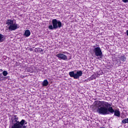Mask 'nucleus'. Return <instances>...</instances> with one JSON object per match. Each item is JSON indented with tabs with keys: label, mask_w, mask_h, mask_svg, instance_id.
I'll use <instances>...</instances> for the list:
<instances>
[{
	"label": "nucleus",
	"mask_w": 128,
	"mask_h": 128,
	"mask_svg": "<svg viewBox=\"0 0 128 128\" xmlns=\"http://www.w3.org/2000/svg\"><path fill=\"white\" fill-rule=\"evenodd\" d=\"M12 126L10 128H26L25 126L28 122L22 119L20 122L18 120V117L16 115H14L11 118Z\"/></svg>",
	"instance_id": "f03ea898"
},
{
	"label": "nucleus",
	"mask_w": 128,
	"mask_h": 128,
	"mask_svg": "<svg viewBox=\"0 0 128 128\" xmlns=\"http://www.w3.org/2000/svg\"><path fill=\"white\" fill-rule=\"evenodd\" d=\"M18 28H20V25H18V24H16V23H13L8 27V30H10V32H12V30H18Z\"/></svg>",
	"instance_id": "423d86ee"
},
{
	"label": "nucleus",
	"mask_w": 128,
	"mask_h": 128,
	"mask_svg": "<svg viewBox=\"0 0 128 128\" xmlns=\"http://www.w3.org/2000/svg\"><path fill=\"white\" fill-rule=\"evenodd\" d=\"M62 26V22L54 18L52 20V24L49 25L48 28L50 30H57V28H60Z\"/></svg>",
	"instance_id": "7ed1b4c3"
},
{
	"label": "nucleus",
	"mask_w": 128,
	"mask_h": 128,
	"mask_svg": "<svg viewBox=\"0 0 128 128\" xmlns=\"http://www.w3.org/2000/svg\"><path fill=\"white\" fill-rule=\"evenodd\" d=\"M4 40H6L4 36L0 34V42H4Z\"/></svg>",
	"instance_id": "f8f14e48"
},
{
	"label": "nucleus",
	"mask_w": 128,
	"mask_h": 128,
	"mask_svg": "<svg viewBox=\"0 0 128 128\" xmlns=\"http://www.w3.org/2000/svg\"><path fill=\"white\" fill-rule=\"evenodd\" d=\"M100 128H105L104 127H100Z\"/></svg>",
	"instance_id": "aec40b11"
},
{
	"label": "nucleus",
	"mask_w": 128,
	"mask_h": 128,
	"mask_svg": "<svg viewBox=\"0 0 128 128\" xmlns=\"http://www.w3.org/2000/svg\"><path fill=\"white\" fill-rule=\"evenodd\" d=\"M56 56L59 58V60H68V56L64 54H58L56 55Z\"/></svg>",
	"instance_id": "0eeeda50"
},
{
	"label": "nucleus",
	"mask_w": 128,
	"mask_h": 128,
	"mask_svg": "<svg viewBox=\"0 0 128 128\" xmlns=\"http://www.w3.org/2000/svg\"><path fill=\"white\" fill-rule=\"evenodd\" d=\"M96 108H97L96 112L100 114H114L116 116H120V110H114L112 104L104 101L97 100L94 102Z\"/></svg>",
	"instance_id": "f257e3e1"
},
{
	"label": "nucleus",
	"mask_w": 128,
	"mask_h": 128,
	"mask_svg": "<svg viewBox=\"0 0 128 128\" xmlns=\"http://www.w3.org/2000/svg\"><path fill=\"white\" fill-rule=\"evenodd\" d=\"M122 123L124 124H128V118L122 120Z\"/></svg>",
	"instance_id": "ddd939ff"
},
{
	"label": "nucleus",
	"mask_w": 128,
	"mask_h": 128,
	"mask_svg": "<svg viewBox=\"0 0 128 128\" xmlns=\"http://www.w3.org/2000/svg\"><path fill=\"white\" fill-rule=\"evenodd\" d=\"M0 72H3L2 70V69H0Z\"/></svg>",
	"instance_id": "a211bd4d"
},
{
	"label": "nucleus",
	"mask_w": 128,
	"mask_h": 128,
	"mask_svg": "<svg viewBox=\"0 0 128 128\" xmlns=\"http://www.w3.org/2000/svg\"><path fill=\"white\" fill-rule=\"evenodd\" d=\"M94 48L92 49V52L94 53V56H96L97 60H100L102 58V49L100 46L94 47Z\"/></svg>",
	"instance_id": "20e7f679"
},
{
	"label": "nucleus",
	"mask_w": 128,
	"mask_h": 128,
	"mask_svg": "<svg viewBox=\"0 0 128 128\" xmlns=\"http://www.w3.org/2000/svg\"><path fill=\"white\" fill-rule=\"evenodd\" d=\"M2 78H4V76H2V74L1 73L0 74V80H2Z\"/></svg>",
	"instance_id": "2eb2a0df"
},
{
	"label": "nucleus",
	"mask_w": 128,
	"mask_h": 128,
	"mask_svg": "<svg viewBox=\"0 0 128 128\" xmlns=\"http://www.w3.org/2000/svg\"><path fill=\"white\" fill-rule=\"evenodd\" d=\"M122 2H123L126 3V2H128V0H122Z\"/></svg>",
	"instance_id": "dca6fc26"
},
{
	"label": "nucleus",
	"mask_w": 128,
	"mask_h": 128,
	"mask_svg": "<svg viewBox=\"0 0 128 128\" xmlns=\"http://www.w3.org/2000/svg\"><path fill=\"white\" fill-rule=\"evenodd\" d=\"M24 36L26 38H28L30 36V31L29 30H26L24 33Z\"/></svg>",
	"instance_id": "1a4fd4ad"
},
{
	"label": "nucleus",
	"mask_w": 128,
	"mask_h": 128,
	"mask_svg": "<svg viewBox=\"0 0 128 128\" xmlns=\"http://www.w3.org/2000/svg\"><path fill=\"white\" fill-rule=\"evenodd\" d=\"M118 58H119L120 62H124L126 60V58L124 55L122 54V55L118 56Z\"/></svg>",
	"instance_id": "6e6552de"
},
{
	"label": "nucleus",
	"mask_w": 128,
	"mask_h": 128,
	"mask_svg": "<svg viewBox=\"0 0 128 128\" xmlns=\"http://www.w3.org/2000/svg\"><path fill=\"white\" fill-rule=\"evenodd\" d=\"M42 86H48V80H44L42 83Z\"/></svg>",
	"instance_id": "9b49d317"
},
{
	"label": "nucleus",
	"mask_w": 128,
	"mask_h": 128,
	"mask_svg": "<svg viewBox=\"0 0 128 128\" xmlns=\"http://www.w3.org/2000/svg\"><path fill=\"white\" fill-rule=\"evenodd\" d=\"M14 24V20H12L8 19L6 21V24H8L9 26H12V24Z\"/></svg>",
	"instance_id": "9d476101"
},
{
	"label": "nucleus",
	"mask_w": 128,
	"mask_h": 128,
	"mask_svg": "<svg viewBox=\"0 0 128 128\" xmlns=\"http://www.w3.org/2000/svg\"><path fill=\"white\" fill-rule=\"evenodd\" d=\"M8 71H4L2 72V74L4 76H8Z\"/></svg>",
	"instance_id": "4468645a"
},
{
	"label": "nucleus",
	"mask_w": 128,
	"mask_h": 128,
	"mask_svg": "<svg viewBox=\"0 0 128 128\" xmlns=\"http://www.w3.org/2000/svg\"><path fill=\"white\" fill-rule=\"evenodd\" d=\"M39 50H42V48H39Z\"/></svg>",
	"instance_id": "6ab92c4d"
},
{
	"label": "nucleus",
	"mask_w": 128,
	"mask_h": 128,
	"mask_svg": "<svg viewBox=\"0 0 128 128\" xmlns=\"http://www.w3.org/2000/svg\"><path fill=\"white\" fill-rule=\"evenodd\" d=\"M63 54H68V52H64Z\"/></svg>",
	"instance_id": "f3484780"
},
{
	"label": "nucleus",
	"mask_w": 128,
	"mask_h": 128,
	"mask_svg": "<svg viewBox=\"0 0 128 128\" xmlns=\"http://www.w3.org/2000/svg\"><path fill=\"white\" fill-rule=\"evenodd\" d=\"M74 72H76V70L69 72V76L70 78H74V80H78V78H80V77L82 76V71H77L76 74H74Z\"/></svg>",
	"instance_id": "39448f33"
}]
</instances>
